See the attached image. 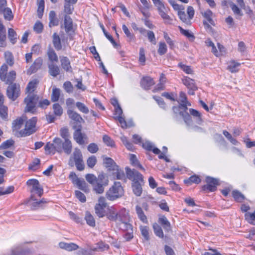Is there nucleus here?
<instances>
[{
    "label": "nucleus",
    "mask_w": 255,
    "mask_h": 255,
    "mask_svg": "<svg viewBox=\"0 0 255 255\" xmlns=\"http://www.w3.org/2000/svg\"><path fill=\"white\" fill-rule=\"evenodd\" d=\"M46 154H54L56 152L61 153L63 151L67 155L71 154L72 149V142L70 139L64 141L60 138L56 137L53 142H47L44 147Z\"/></svg>",
    "instance_id": "obj_1"
},
{
    "label": "nucleus",
    "mask_w": 255,
    "mask_h": 255,
    "mask_svg": "<svg viewBox=\"0 0 255 255\" xmlns=\"http://www.w3.org/2000/svg\"><path fill=\"white\" fill-rule=\"evenodd\" d=\"M86 180L93 187V190L98 194H102L104 191V186L108 185V176L104 173L100 174L98 177L93 174H87L85 176Z\"/></svg>",
    "instance_id": "obj_2"
},
{
    "label": "nucleus",
    "mask_w": 255,
    "mask_h": 255,
    "mask_svg": "<svg viewBox=\"0 0 255 255\" xmlns=\"http://www.w3.org/2000/svg\"><path fill=\"white\" fill-rule=\"evenodd\" d=\"M104 164L109 171L112 172L115 179L122 180L125 178L124 171L119 169V166L111 158H104Z\"/></svg>",
    "instance_id": "obj_3"
},
{
    "label": "nucleus",
    "mask_w": 255,
    "mask_h": 255,
    "mask_svg": "<svg viewBox=\"0 0 255 255\" xmlns=\"http://www.w3.org/2000/svg\"><path fill=\"white\" fill-rule=\"evenodd\" d=\"M124 193L123 187L120 182H115L114 184L106 192V195L108 199L113 201L121 197Z\"/></svg>",
    "instance_id": "obj_4"
},
{
    "label": "nucleus",
    "mask_w": 255,
    "mask_h": 255,
    "mask_svg": "<svg viewBox=\"0 0 255 255\" xmlns=\"http://www.w3.org/2000/svg\"><path fill=\"white\" fill-rule=\"evenodd\" d=\"M26 184L30 188L31 200H35L36 195L39 197H41L43 194V189L37 179H30L27 181Z\"/></svg>",
    "instance_id": "obj_5"
},
{
    "label": "nucleus",
    "mask_w": 255,
    "mask_h": 255,
    "mask_svg": "<svg viewBox=\"0 0 255 255\" xmlns=\"http://www.w3.org/2000/svg\"><path fill=\"white\" fill-rule=\"evenodd\" d=\"M7 65L3 64L0 68V79L6 84H11L15 79L16 72L12 70L7 73Z\"/></svg>",
    "instance_id": "obj_6"
},
{
    "label": "nucleus",
    "mask_w": 255,
    "mask_h": 255,
    "mask_svg": "<svg viewBox=\"0 0 255 255\" xmlns=\"http://www.w3.org/2000/svg\"><path fill=\"white\" fill-rule=\"evenodd\" d=\"M38 101V97L34 94H28L24 100L26 105L24 109L25 112L33 113L35 110L36 105Z\"/></svg>",
    "instance_id": "obj_7"
},
{
    "label": "nucleus",
    "mask_w": 255,
    "mask_h": 255,
    "mask_svg": "<svg viewBox=\"0 0 255 255\" xmlns=\"http://www.w3.org/2000/svg\"><path fill=\"white\" fill-rule=\"evenodd\" d=\"M201 14L205 18V20L203 21L205 28L206 30L211 31L212 29L211 25L214 26L215 25V22L213 20V17L215 16V15L209 9H206V10L202 12Z\"/></svg>",
    "instance_id": "obj_8"
},
{
    "label": "nucleus",
    "mask_w": 255,
    "mask_h": 255,
    "mask_svg": "<svg viewBox=\"0 0 255 255\" xmlns=\"http://www.w3.org/2000/svg\"><path fill=\"white\" fill-rule=\"evenodd\" d=\"M36 122V117H33L27 121L25 124L24 129L20 131L21 135L22 136H25L35 132V125Z\"/></svg>",
    "instance_id": "obj_9"
},
{
    "label": "nucleus",
    "mask_w": 255,
    "mask_h": 255,
    "mask_svg": "<svg viewBox=\"0 0 255 255\" xmlns=\"http://www.w3.org/2000/svg\"><path fill=\"white\" fill-rule=\"evenodd\" d=\"M20 86L16 83L9 84L6 90L7 97L12 101H15L20 95Z\"/></svg>",
    "instance_id": "obj_10"
},
{
    "label": "nucleus",
    "mask_w": 255,
    "mask_h": 255,
    "mask_svg": "<svg viewBox=\"0 0 255 255\" xmlns=\"http://www.w3.org/2000/svg\"><path fill=\"white\" fill-rule=\"evenodd\" d=\"M126 174L127 178L131 180L132 183L137 182H143V176L137 170L135 169H131L127 167L126 168Z\"/></svg>",
    "instance_id": "obj_11"
},
{
    "label": "nucleus",
    "mask_w": 255,
    "mask_h": 255,
    "mask_svg": "<svg viewBox=\"0 0 255 255\" xmlns=\"http://www.w3.org/2000/svg\"><path fill=\"white\" fill-rule=\"evenodd\" d=\"M207 184L202 187L203 190H208L211 192L216 190L217 186L219 185V181L217 179L211 177H207L206 178Z\"/></svg>",
    "instance_id": "obj_12"
},
{
    "label": "nucleus",
    "mask_w": 255,
    "mask_h": 255,
    "mask_svg": "<svg viewBox=\"0 0 255 255\" xmlns=\"http://www.w3.org/2000/svg\"><path fill=\"white\" fill-rule=\"evenodd\" d=\"M69 178L72 181L73 183L76 184L78 188L84 191L87 190V185L85 181L78 178L74 172H71L69 175Z\"/></svg>",
    "instance_id": "obj_13"
},
{
    "label": "nucleus",
    "mask_w": 255,
    "mask_h": 255,
    "mask_svg": "<svg viewBox=\"0 0 255 255\" xmlns=\"http://www.w3.org/2000/svg\"><path fill=\"white\" fill-rule=\"evenodd\" d=\"M129 219L128 216H124L123 218H120V222L118 223L120 228L127 232L133 231L132 226L129 223Z\"/></svg>",
    "instance_id": "obj_14"
},
{
    "label": "nucleus",
    "mask_w": 255,
    "mask_h": 255,
    "mask_svg": "<svg viewBox=\"0 0 255 255\" xmlns=\"http://www.w3.org/2000/svg\"><path fill=\"white\" fill-rule=\"evenodd\" d=\"M43 64V60L41 57L36 58L26 71L28 75H31L35 73L41 68Z\"/></svg>",
    "instance_id": "obj_15"
},
{
    "label": "nucleus",
    "mask_w": 255,
    "mask_h": 255,
    "mask_svg": "<svg viewBox=\"0 0 255 255\" xmlns=\"http://www.w3.org/2000/svg\"><path fill=\"white\" fill-rule=\"evenodd\" d=\"M83 159V156L80 150L76 148L74 149V151L72 154L69 158L68 161V165L71 167H73L74 166V162L76 161H78Z\"/></svg>",
    "instance_id": "obj_16"
},
{
    "label": "nucleus",
    "mask_w": 255,
    "mask_h": 255,
    "mask_svg": "<svg viewBox=\"0 0 255 255\" xmlns=\"http://www.w3.org/2000/svg\"><path fill=\"white\" fill-rule=\"evenodd\" d=\"M75 131L74 132V139L79 144H83L84 143V138L85 134L81 132L82 126L79 125L77 126L74 127Z\"/></svg>",
    "instance_id": "obj_17"
},
{
    "label": "nucleus",
    "mask_w": 255,
    "mask_h": 255,
    "mask_svg": "<svg viewBox=\"0 0 255 255\" xmlns=\"http://www.w3.org/2000/svg\"><path fill=\"white\" fill-rule=\"evenodd\" d=\"M28 202L31 206V208L32 210H36L40 207L43 206V205L46 203L47 202L44 199H42L41 200L38 201L36 197H35V200H31V197H30L28 200Z\"/></svg>",
    "instance_id": "obj_18"
},
{
    "label": "nucleus",
    "mask_w": 255,
    "mask_h": 255,
    "mask_svg": "<svg viewBox=\"0 0 255 255\" xmlns=\"http://www.w3.org/2000/svg\"><path fill=\"white\" fill-rule=\"evenodd\" d=\"M64 28L66 33H70L74 31L73 27V21L72 18L68 15H65L64 16Z\"/></svg>",
    "instance_id": "obj_19"
},
{
    "label": "nucleus",
    "mask_w": 255,
    "mask_h": 255,
    "mask_svg": "<svg viewBox=\"0 0 255 255\" xmlns=\"http://www.w3.org/2000/svg\"><path fill=\"white\" fill-rule=\"evenodd\" d=\"M155 84L153 80L150 77H143L140 82L141 87L145 90H149Z\"/></svg>",
    "instance_id": "obj_20"
},
{
    "label": "nucleus",
    "mask_w": 255,
    "mask_h": 255,
    "mask_svg": "<svg viewBox=\"0 0 255 255\" xmlns=\"http://www.w3.org/2000/svg\"><path fill=\"white\" fill-rule=\"evenodd\" d=\"M191 103L187 101V99L186 100V102H184L183 103H180V107H185V114H184L183 112H180L179 115L184 119L186 123L190 119V116L187 113V111L188 110L187 106H191Z\"/></svg>",
    "instance_id": "obj_21"
},
{
    "label": "nucleus",
    "mask_w": 255,
    "mask_h": 255,
    "mask_svg": "<svg viewBox=\"0 0 255 255\" xmlns=\"http://www.w3.org/2000/svg\"><path fill=\"white\" fill-rule=\"evenodd\" d=\"M107 218L113 221L120 222V218H123V216H122L121 214H118L115 210L111 209L107 215Z\"/></svg>",
    "instance_id": "obj_22"
},
{
    "label": "nucleus",
    "mask_w": 255,
    "mask_h": 255,
    "mask_svg": "<svg viewBox=\"0 0 255 255\" xmlns=\"http://www.w3.org/2000/svg\"><path fill=\"white\" fill-rule=\"evenodd\" d=\"M59 246L61 249L69 252L76 250L79 248L78 246L74 243H66L64 242L59 243Z\"/></svg>",
    "instance_id": "obj_23"
},
{
    "label": "nucleus",
    "mask_w": 255,
    "mask_h": 255,
    "mask_svg": "<svg viewBox=\"0 0 255 255\" xmlns=\"http://www.w3.org/2000/svg\"><path fill=\"white\" fill-rule=\"evenodd\" d=\"M144 182H137L132 183V188L134 194L137 196H140L142 192V184Z\"/></svg>",
    "instance_id": "obj_24"
},
{
    "label": "nucleus",
    "mask_w": 255,
    "mask_h": 255,
    "mask_svg": "<svg viewBox=\"0 0 255 255\" xmlns=\"http://www.w3.org/2000/svg\"><path fill=\"white\" fill-rule=\"evenodd\" d=\"M67 114L70 119L78 123L81 124L82 122H84V120L81 116L72 110H68L67 111Z\"/></svg>",
    "instance_id": "obj_25"
},
{
    "label": "nucleus",
    "mask_w": 255,
    "mask_h": 255,
    "mask_svg": "<svg viewBox=\"0 0 255 255\" xmlns=\"http://www.w3.org/2000/svg\"><path fill=\"white\" fill-rule=\"evenodd\" d=\"M158 222L162 226L165 231L168 232L171 230L170 223L164 216L159 217Z\"/></svg>",
    "instance_id": "obj_26"
},
{
    "label": "nucleus",
    "mask_w": 255,
    "mask_h": 255,
    "mask_svg": "<svg viewBox=\"0 0 255 255\" xmlns=\"http://www.w3.org/2000/svg\"><path fill=\"white\" fill-rule=\"evenodd\" d=\"M49 25L50 27L58 25L59 21L56 17V13L54 11L51 10L49 14Z\"/></svg>",
    "instance_id": "obj_27"
},
{
    "label": "nucleus",
    "mask_w": 255,
    "mask_h": 255,
    "mask_svg": "<svg viewBox=\"0 0 255 255\" xmlns=\"http://www.w3.org/2000/svg\"><path fill=\"white\" fill-rule=\"evenodd\" d=\"M182 81L183 84L188 89H191L193 90H197V87L196 85L194 80L188 77H186L182 80Z\"/></svg>",
    "instance_id": "obj_28"
},
{
    "label": "nucleus",
    "mask_w": 255,
    "mask_h": 255,
    "mask_svg": "<svg viewBox=\"0 0 255 255\" xmlns=\"http://www.w3.org/2000/svg\"><path fill=\"white\" fill-rule=\"evenodd\" d=\"M166 81V78L164 74L162 73L160 75L159 79V83L157 86L153 90V92H156L158 91L163 90L164 89V84Z\"/></svg>",
    "instance_id": "obj_29"
},
{
    "label": "nucleus",
    "mask_w": 255,
    "mask_h": 255,
    "mask_svg": "<svg viewBox=\"0 0 255 255\" xmlns=\"http://www.w3.org/2000/svg\"><path fill=\"white\" fill-rule=\"evenodd\" d=\"M52 42L54 48L57 50H60L62 49V44L59 36L56 33H54L52 36Z\"/></svg>",
    "instance_id": "obj_30"
},
{
    "label": "nucleus",
    "mask_w": 255,
    "mask_h": 255,
    "mask_svg": "<svg viewBox=\"0 0 255 255\" xmlns=\"http://www.w3.org/2000/svg\"><path fill=\"white\" fill-rule=\"evenodd\" d=\"M48 68L50 75L53 77H56L60 73V69L56 65L53 64H49Z\"/></svg>",
    "instance_id": "obj_31"
},
{
    "label": "nucleus",
    "mask_w": 255,
    "mask_h": 255,
    "mask_svg": "<svg viewBox=\"0 0 255 255\" xmlns=\"http://www.w3.org/2000/svg\"><path fill=\"white\" fill-rule=\"evenodd\" d=\"M157 8L159 14L163 19L168 20H171L170 16L166 13L167 9H166L163 4L157 7Z\"/></svg>",
    "instance_id": "obj_32"
},
{
    "label": "nucleus",
    "mask_w": 255,
    "mask_h": 255,
    "mask_svg": "<svg viewBox=\"0 0 255 255\" xmlns=\"http://www.w3.org/2000/svg\"><path fill=\"white\" fill-rule=\"evenodd\" d=\"M135 210L136 213L139 219L143 223H146L147 222V219L146 216L144 215L142 208L140 206L137 205L135 207Z\"/></svg>",
    "instance_id": "obj_33"
},
{
    "label": "nucleus",
    "mask_w": 255,
    "mask_h": 255,
    "mask_svg": "<svg viewBox=\"0 0 255 255\" xmlns=\"http://www.w3.org/2000/svg\"><path fill=\"white\" fill-rule=\"evenodd\" d=\"M0 14H2L4 19L8 21L12 20L13 17L12 11L11 9L8 7L4 9L2 11H0Z\"/></svg>",
    "instance_id": "obj_34"
},
{
    "label": "nucleus",
    "mask_w": 255,
    "mask_h": 255,
    "mask_svg": "<svg viewBox=\"0 0 255 255\" xmlns=\"http://www.w3.org/2000/svg\"><path fill=\"white\" fill-rule=\"evenodd\" d=\"M122 29L124 33L126 35L128 38L127 40L128 42H131L134 41L135 36L133 34L131 33L128 27L125 25L123 24L122 26Z\"/></svg>",
    "instance_id": "obj_35"
},
{
    "label": "nucleus",
    "mask_w": 255,
    "mask_h": 255,
    "mask_svg": "<svg viewBox=\"0 0 255 255\" xmlns=\"http://www.w3.org/2000/svg\"><path fill=\"white\" fill-rule=\"evenodd\" d=\"M61 62L62 68L66 71H69L71 68L70 61L67 57H61Z\"/></svg>",
    "instance_id": "obj_36"
},
{
    "label": "nucleus",
    "mask_w": 255,
    "mask_h": 255,
    "mask_svg": "<svg viewBox=\"0 0 255 255\" xmlns=\"http://www.w3.org/2000/svg\"><path fill=\"white\" fill-rule=\"evenodd\" d=\"M23 121L24 120L21 118H19L13 121L12 126L13 130H18V129H19L22 127L23 124Z\"/></svg>",
    "instance_id": "obj_37"
},
{
    "label": "nucleus",
    "mask_w": 255,
    "mask_h": 255,
    "mask_svg": "<svg viewBox=\"0 0 255 255\" xmlns=\"http://www.w3.org/2000/svg\"><path fill=\"white\" fill-rule=\"evenodd\" d=\"M38 81L36 79L33 80L29 82L28 84L26 90L29 94H33L32 92L34 91Z\"/></svg>",
    "instance_id": "obj_38"
},
{
    "label": "nucleus",
    "mask_w": 255,
    "mask_h": 255,
    "mask_svg": "<svg viewBox=\"0 0 255 255\" xmlns=\"http://www.w3.org/2000/svg\"><path fill=\"white\" fill-rule=\"evenodd\" d=\"M47 54L50 61L56 62L58 61V56L53 49L49 48L47 51Z\"/></svg>",
    "instance_id": "obj_39"
},
{
    "label": "nucleus",
    "mask_w": 255,
    "mask_h": 255,
    "mask_svg": "<svg viewBox=\"0 0 255 255\" xmlns=\"http://www.w3.org/2000/svg\"><path fill=\"white\" fill-rule=\"evenodd\" d=\"M74 3H72V2H70L68 1H65L64 6V11L67 14H72L73 11L74 10L73 4Z\"/></svg>",
    "instance_id": "obj_40"
},
{
    "label": "nucleus",
    "mask_w": 255,
    "mask_h": 255,
    "mask_svg": "<svg viewBox=\"0 0 255 255\" xmlns=\"http://www.w3.org/2000/svg\"><path fill=\"white\" fill-rule=\"evenodd\" d=\"M60 95V90L59 88H53L51 94V101L53 102L58 101Z\"/></svg>",
    "instance_id": "obj_41"
},
{
    "label": "nucleus",
    "mask_w": 255,
    "mask_h": 255,
    "mask_svg": "<svg viewBox=\"0 0 255 255\" xmlns=\"http://www.w3.org/2000/svg\"><path fill=\"white\" fill-rule=\"evenodd\" d=\"M130 161L132 165L135 167H137L141 170H144V168L139 163L138 160H137L136 156L134 154H131L130 155Z\"/></svg>",
    "instance_id": "obj_42"
},
{
    "label": "nucleus",
    "mask_w": 255,
    "mask_h": 255,
    "mask_svg": "<svg viewBox=\"0 0 255 255\" xmlns=\"http://www.w3.org/2000/svg\"><path fill=\"white\" fill-rule=\"evenodd\" d=\"M85 219L88 225L91 227H94L95 226V219L89 212L86 213Z\"/></svg>",
    "instance_id": "obj_43"
},
{
    "label": "nucleus",
    "mask_w": 255,
    "mask_h": 255,
    "mask_svg": "<svg viewBox=\"0 0 255 255\" xmlns=\"http://www.w3.org/2000/svg\"><path fill=\"white\" fill-rule=\"evenodd\" d=\"M240 65V64L237 62H236L234 61H231L229 62L228 69L232 73L236 72L238 71V67Z\"/></svg>",
    "instance_id": "obj_44"
},
{
    "label": "nucleus",
    "mask_w": 255,
    "mask_h": 255,
    "mask_svg": "<svg viewBox=\"0 0 255 255\" xmlns=\"http://www.w3.org/2000/svg\"><path fill=\"white\" fill-rule=\"evenodd\" d=\"M178 15L179 16L180 19L184 22L186 23L187 24H191L190 19L188 18H187L186 15L185 13L184 10H179L178 11Z\"/></svg>",
    "instance_id": "obj_45"
},
{
    "label": "nucleus",
    "mask_w": 255,
    "mask_h": 255,
    "mask_svg": "<svg viewBox=\"0 0 255 255\" xmlns=\"http://www.w3.org/2000/svg\"><path fill=\"white\" fill-rule=\"evenodd\" d=\"M106 208V207L98 206L97 205H95V213L99 217L101 218L105 216V209Z\"/></svg>",
    "instance_id": "obj_46"
},
{
    "label": "nucleus",
    "mask_w": 255,
    "mask_h": 255,
    "mask_svg": "<svg viewBox=\"0 0 255 255\" xmlns=\"http://www.w3.org/2000/svg\"><path fill=\"white\" fill-rule=\"evenodd\" d=\"M44 9V0H38L37 13L39 18L41 17Z\"/></svg>",
    "instance_id": "obj_47"
},
{
    "label": "nucleus",
    "mask_w": 255,
    "mask_h": 255,
    "mask_svg": "<svg viewBox=\"0 0 255 255\" xmlns=\"http://www.w3.org/2000/svg\"><path fill=\"white\" fill-rule=\"evenodd\" d=\"M232 195L236 201L241 202L245 199V196L240 192L234 190L232 192Z\"/></svg>",
    "instance_id": "obj_48"
},
{
    "label": "nucleus",
    "mask_w": 255,
    "mask_h": 255,
    "mask_svg": "<svg viewBox=\"0 0 255 255\" xmlns=\"http://www.w3.org/2000/svg\"><path fill=\"white\" fill-rule=\"evenodd\" d=\"M153 228L154 229V233L157 236L161 238H163L164 234L161 227L155 223L153 225Z\"/></svg>",
    "instance_id": "obj_49"
},
{
    "label": "nucleus",
    "mask_w": 255,
    "mask_h": 255,
    "mask_svg": "<svg viewBox=\"0 0 255 255\" xmlns=\"http://www.w3.org/2000/svg\"><path fill=\"white\" fill-rule=\"evenodd\" d=\"M201 182L200 178L196 175L191 176L188 179L185 180L184 182L187 184H191L192 183L198 184Z\"/></svg>",
    "instance_id": "obj_50"
},
{
    "label": "nucleus",
    "mask_w": 255,
    "mask_h": 255,
    "mask_svg": "<svg viewBox=\"0 0 255 255\" xmlns=\"http://www.w3.org/2000/svg\"><path fill=\"white\" fill-rule=\"evenodd\" d=\"M8 36L12 44H14L16 39V33L12 28H9L8 30Z\"/></svg>",
    "instance_id": "obj_51"
},
{
    "label": "nucleus",
    "mask_w": 255,
    "mask_h": 255,
    "mask_svg": "<svg viewBox=\"0 0 255 255\" xmlns=\"http://www.w3.org/2000/svg\"><path fill=\"white\" fill-rule=\"evenodd\" d=\"M229 5L235 14L239 16L243 15V13L242 12L241 9L234 3H233L232 1H230Z\"/></svg>",
    "instance_id": "obj_52"
},
{
    "label": "nucleus",
    "mask_w": 255,
    "mask_h": 255,
    "mask_svg": "<svg viewBox=\"0 0 255 255\" xmlns=\"http://www.w3.org/2000/svg\"><path fill=\"white\" fill-rule=\"evenodd\" d=\"M14 141L12 139H8L1 143L0 145V150L9 148L14 144Z\"/></svg>",
    "instance_id": "obj_53"
},
{
    "label": "nucleus",
    "mask_w": 255,
    "mask_h": 255,
    "mask_svg": "<svg viewBox=\"0 0 255 255\" xmlns=\"http://www.w3.org/2000/svg\"><path fill=\"white\" fill-rule=\"evenodd\" d=\"M53 109L55 115L60 116L62 114L63 109L59 104H54L53 105Z\"/></svg>",
    "instance_id": "obj_54"
},
{
    "label": "nucleus",
    "mask_w": 255,
    "mask_h": 255,
    "mask_svg": "<svg viewBox=\"0 0 255 255\" xmlns=\"http://www.w3.org/2000/svg\"><path fill=\"white\" fill-rule=\"evenodd\" d=\"M104 142L108 146L114 147L115 146V142L114 140L108 135H104L103 137Z\"/></svg>",
    "instance_id": "obj_55"
},
{
    "label": "nucleus",
    "mask_w": 255,
    "mask_h": 255,
    "mask_svg": "<svg viewBox=\"0 0 255 255\" xmlns=\"http://www.w3.org/2000/svg\"><path fill=\"white\" fill-rule=\"evenodd\" d=\"M167 50V48L166 44L164 42H159L158 53L160 55H162L166 53Z\"/></svg>",
    "instance_id": "obj_56"
},
{
    "label": "nucleus",
    "mask_w": 255,
    "mask_h": 255,
    "mask_svg": "<svg viewBox=\"0 0 255 255\" xmlns=\"http://www.w3.org/2000/svg\"><path fill=\"white\" fill-rule=\"evenodd\" d=\"M7 108L2 105L0 106V116L3 120H6L7 118Z\"/></svg>",
    "instance_id": "obj_57"
},
{
    "label": "nucleus",
    "mask_w": 255,
    "mask_h": 255,
    "mask_svg": "<svg viewBox=\"0 0 255 255\" xmlns=\"http://www.w3.org/2000/svg\"><path fill=\"white\" fill-rule=\"evenodd\" d=\"M140 229L142 236L148 241L149 239L148 228L146 226H141Z\"/></svg>",
    "instance_id": "obj_58"
},
{
    "label": "nucleus",
    "mask_w": 255,
    "mask_h": 255,
    "mask_svg": "<svg viewBox=\"0 0 255 255\" xmlns=\"http://www.w3.org/2000/svg\"><path fill=\"white\" fill-rule=\"evenodd\" d=\"M76 105L79 110L84 114H88L89 112L88 108L83 103L78 102Z\"/></svg>",
    "instance_id": "obj_59"
},
{
    "label": "nucleus",
    "mask_w": 255,
    "mask_h": 255,
    "mask_svg": "<svg viewBox=\"0 0 255 255\" xmlns=\"http://www.w3.org/2000/svg\"><path fill=\"white\" fill-rule=\"evenodd\" d=\"M60 135L64 139V140L65 139H69V130L66 128H62L60 130Z\"/></svg>",
    "instance_id": "obj_60"
},
{
    "label": "nucleus",
    "mask_w": 255,
    "mask_h": 255,
    "mask_svg": "<svg viewBox=\"0 0 255 255\" xmlns=\"http://www.w3.org/2000/svg\"><path fill=\"white\" fill-rule=\"evenodd\" d=\"M245 217L250 223L255 225V212L253 213H246Z\"/></svg>",
    "instance_id": "obj_61"
},
{
    "label": "nucleus",
    "mask_w": 255,
    "mask_h": 255,
    "mask_svg": "<svg viewBox=\"0 0 255 255\" xmlns=\"http://www.w3.org/2000/svg\"><path fill=\"white\" fill-rule=\"evenodd\" d=\"M5 57L7 63L9 65L12 66L13 64V58L12 54L9 52H6L5 53Z\"/></svg>",
    "instance_id": "obj_62"
},
{
    "label": "nucleus",
    "mask_w": 255,
    "mask_h": 255,
    "mask_svg": "<svg viewBox=\"0 0 255 255\" xmlns=\"http://www.w3.org/2000/svg\"><path fill=\"white\" fill-rule=\"evenodd\" d=\"M153 99L157 102L158 105L162 109H166V104L163 101V99L160 97L153 96Z\"/></svg>",
    "instance_id": "obj_63"
},
{
    "label": "nucleus",
    "mask_w": 255,
    "mask_h": 255,
    "mask_svg": "<svg viewBox=\"0 0 255 255\" xmlns=\"http://www.w3.org/2000/svg\"><path fill=\"white\" fill-rule=\"evenodd\" d=\"M97 162V159L95 156H92L88 158L87 161V165L90 167L93 168Z\"/></svg>",
    "instance_id": "obj_64"
}]
</instances>
